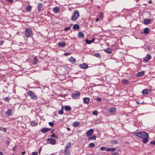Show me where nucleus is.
<instances>
[{"label": "nucleus", "mask_w": 155, "mask_h": 155, "mask_svg": "<svg viewBox=\"0 0 155 155\" xmlns=\"http://www.w3.org/2000/svg\"><path fill=\"white\" fill-rule=\"evenodd\" d=\"M134 135L143 139L142 141L145 143H147L148 141V134L144 132H140L135 133Z\"/></svg>", "instance_id": "nucleus-1"}, {"label": "nucleus", "mask_w": 155, "mask_h": 155, "mask_svg": "<svg viewBox=\"0 0 155 155\" xmlns=\"http://www.w3.org/2000/svg\"><path fill=\"white\" fill-rule=\"evenodd\" d=\"M32 31L31 28H26L25 29V35L26 37L29 38L32 35Z\"/></svg>", "instance_id": "nucleus-2"}, {"label": "nucleus", "mask_w": 155, "mask_h": 155, "mask_svg": "<svg viewBox=\"0 0 155 155\" xmlns=\"http://www.w3.org/2000/svg\"><path fill=\"white\" fill-rule=\"evenodd\" d=\"M79 17V12L78 10H76L74 12L73 15L71 17V20L73 21H75L78 19Z\"/></svg>", "instance_id": "nucleus-3"}, {"label": "nucleus", "mask_w": 155, "mask_h": 155, "mask_svg": "<svg viewBox=\"0 0 155 155\" xmlns=\"http://www.w3.org/2000/svg\"><path fill=\"white\" fill-rule=\"evenodd\" d=\"M27 94L32 99L36 100L38 99V97L35 94L31 91H28Z\"/></svg>", "instance_id": "nucleus-4"}, {"label": "nucleus", "mask_w": 155, "mask_h": 155, "mask_svg": "<svg viewBox=\"0 0 155 155\" xmlns=\"http://www.w3.org/2000/svg\"><path fill=\"white\" fill-rule=\"evenodd\" d=\"M80 94V92L78 91H76L72 93L71 96L74 99H77L79 98V96Z\"/></svg>", "instance_id": "nucleus-5"}, {"label": "nucleus", "mask_w": 155, "mask_h": 155, "mask_svg": "<svg viewBox=\"0 0 155 155\" xmlns=\"http://www.w3.org/2000/svg\"><path fill=\"white\" fill-rule=\"evenodd\" d=\"M47 141L52 145H54L56 143L55 140L54 139L49 138L47 139Z\"/></svg>", "instance_id": "nucleus-6"}, {"label": "nucleus", "mask_w": 155, "mask_h": 155, "mask_svg": "<svg viewBox=\"0 0 155 155\" xmlns=\"http://www.w3.org/2000/svg\"><path fill=\"white\" fill-rule=\"evenodd\" d=\"M151 56L150 54H147V56L145 57L143 59V61L146 62L148 61L151 58Z\"/></svg>", "instance_id": "nucleus-7"}, {"label": "nucleus", "mask_w": 155, "mask_h": 155, "mask_svg": "<svg viewBox=\"0 0 155 155\" xmlns=\"http://www.w3.org/2000/svg\"><path fill=\"white\" fill-rule=\"evenodd\" d=\"M13 111L12 109H9L5 112V113L8 116H11L12 115Z\"/></svg>", "instance_id": "nucleus-8"}, {"label": "nucleus", "mask_w": 155, "mask_h": 155, "mask_svg": "<svg viewBox=\"0 0 155 155\" xmlns=\"http://www.w3.org/2000/svg\"><path fill=\"white\" fill-rule=\"evenodd\" d=\"M80 68L83 69H86L88 68V65L85 63H83L79 65Z\"/></svg>", "instance_id": "nucleus-9"}, {"label": "nucleus", "mask_w": 155, "mask_h": 155, "mask_svg": "<svg viewBox=\"0 0 155 155\" xmlns=\"http://www.w3.org/2000/svg\"><path fill=\"white\" fill-rule=\"evenodd\" d=\"M151 21V19H145L143 21V24L145 25H148L150 23Z\"/></svg>", "instance_id": "nucleus-10"}, {"label": "nucleus", "mask_w": 155, "mask_h": 155, "mask_svg": "<svg viewBox=\"0 0 155 155\" xmlns=\"http://www.w3.org/2000/svg\"><path fill=\"white\" fill-rule=\"evenodd\" d=\"M93 132V130L92 129H91L88 130L86 133L87 136L89 137L91 135Z\"/></svg>", "instance_id": "nucleus-11"}, {"label": "nucleus", "mask_w": 155, "mask_h": 155, "mask_svg": "<svg viewBox=\"0 0 155 155\" xmlns=\"http://www.w3.org/2000/svg\"><path fill=\"white\" fill-rule=\"evenodd\" d=\"M108 111L110 114H113L116 112V110L115 108L111 107L109 108Z\"/></svg>", "instance_id": "nucleus-12"}, {"label": "nucleus", "mask_w": 155, "mask_h": 155, "mask_svg": "<svg viewBox=\"0 0 155 155\" xmlns=\"http://www.w3.org/2000/svg\"><path fill=\"white\" fill-rule=\"evenodd\" d=\"M150 91L148 89H145L142 91V94L143 95H145L147 94L150 93Z\"/></svg>", "instance_id": "nucleus-13"}, {"label": "nucleus", "mask_w": 155, "mask_h": 155, "mask_svg": "<svg viewBox=\"0 0 155 155\" xmlns=\"http://www.w3.org/2000/svg\"><path fill=\"white\" fill-rule=\"evenodd\" d=\"M38 60L37 58V57L35 56L34 59L32 61V64L33 65H36L38 64Z\"/></svg>", "instance_id": "nucleus-14"}, {"label": "nucleus", "mask_w": 155, "mask_h": 155, "mask_svg": "<svg viewBox=\"0 0 155 155\" xmlns=\"http://www.w3.org/2000/svg\"><path fill=\"white\" fill-rule=\"evenodd\" d=\"M50 130H51L50 129L48 128H46V127L43 128H42V129H41V131L42 133H45L49 131Z\"/></svg>", "instance_id": "nucleus-15"}, {"label": "nucleus", "mask_w": 155, "mask_h": 155, "mask_svg": "<svg viewBox=\"0 0 155 155\" xmlns=\"http://www.w3.org/2000/svg\"><path fill=\"white\" fill-rule=\"evenodd\" d=\"M90 99L88 97H85L83 99L84 103L88 104L89 102Z\"/></svg>", "instance_id": "nucleus-16"}, {"label": "nucleus", "mask_w": 155, "mask_h": 155, "mask_svg": "<svg viewBox=\"0 0 155 155\" xmlns=\"http://www.w3.org/2000/svg\"><path fill=\"white\" fill-rule=\"evenodd\" d=\"M58 46L60 47H64L66 45V43L65 42H59L58 43Z\"/></svg>", "instance_id": "nucleus-17"}, {"label": "nucleus", "mask_w": 155, "mask_h": 155, "mask_svg": "<svg viewBox=\"0 0 155 155\" xmlns=\"http://www.w3.org/2000/svg\"><path fill=\"white\" fill-rule=\"evenodd\" d=\"M63 107L65 109V110L66 111H70L71 109L70 107L67 105Z\"/></svg>", "instance_id": "nucleus-18"}, {"label": "nucleus", "mask_w": 155, "mask_h": 155, "mask_svg": "<svg viewBox=\"0 0 155 155\" xmlns=\"http://www.w3.org/2000/svg\"><path fill=\"white\" fill-rule=\"evenodd\" d=\"M116 149L114 148H106V151H114Z\"/></svg>", "instance_id": "nucleus-19"}, {"label": "nucleus", "mask_w": 155, "mask_h": 155, "mask_svg": "<svg viewBox=\"0 0 155 155\" xmlns=\"http://www.w3.org/2000/svg\"><path fill=\"white\" fill-rule=\"evenodd\" d=\"M94 41V38H93V39L91 40H89L87 39H86L85 40V41L86 43L88 44H90L92 42H93Z\"/></svg>", "instance_id": "nucleus-20"}, {"label": "nucleus", "mask_w": 155, "mask_h": 155, "mask_svg": "<svg viewBox=\"0 0 155 155\" xmlns=\"http://www.w3.org/2000/svg\"><path fill=\"white\" fill-rule=\"evenodd\" d=\"M144 71H142L140 72L137 74L136 76L137 77L143 76L144 74Z\"/></svg>", "instance_id": "nucleus-21"}, {"label": "nucleus", "mask_w": 155, "mask_h": 155, "mask_svg": "<svg viewBox=\"0 0 155 155\" xmlns=\"http://www.w3.org/2000/svg\"><path fill=\"white\" fill-rule=\"evenodd\" d=\"M69 61L72 63H74L76 62V59L74 58L71 57L69 59Z\"/></svg>", "instance_id": "nucleus-22"}, {"label": "nucleus", "mask_w": 155, "mask_h": 155, "mask_svg": "<svg viewBox=\"0 0 155 155\" xmlns=\"http://www.w3.org/2000/svg\"><path fill=\"white\" fill-rule=\"evenodd\" d=\"M79 125V122L78 121H76L74 122L73 123L72 126L74 127H76L78 126Z\"/></svg>", "instance_id": "nucleus-23"}, {"label": "nucleus", "mask_w": 155, "mask_h": 155, "mask_svg": "<svg viewBox=\"0 0 155 155\" xmlns=\"http://www.w3.org/2000/svg\"><path fill=\"white\" fill-rule=\"evenodd\" d=\"M31 6L28 5L26 8V10L27 12H30L31 11Z\"/></svg>", "instance_id": "nucleus-24"}, {"label": "nucleus", "mask_w": 155, "mask_h": 155, "mask_svg": "<svg viewBox=\"0 0 155 155\" xmlns=\"http://www.w3.org/2000/svg\"><path fill=\"white\" fill-rule=\"evenodd\" d=\"M71 144L70 143H68L65 147V149L66 150H68L69 148L71 147Z\"/></svg>", "instance_id": "nucleus-25"}, {"label": "nucleus", "mask_w": 155, "mask_h": 155, "mask_svg": "<svg viewBox=\"0 0 155 155\" xmlns=\"http://www.w3.org/2000/svg\"><path fill=\"white\" fill-rule=\"evenodd\" d=\"M42 6H43L42 4L40 3H38V11L39 12H40L41 11Z\"/></svg>", "instance_id": "nucleus-26"}, {"label": "nucleus", "mask_w": 155, "mask_h": 155, "mask_svg": "<svg viewBox=\"0 0 155 155\" xmlns=\"http://www.w3.org/2000/svg\"><path fill=\"white\" fill-rule=\"evenodd\" d=\"M149 29L148 28H144V31H143V33L145 34H147L149 33Z\"/></svg>", "instance_id": "nucleus-27"}, {"label": "nucleus", "mask_w": 155, "mask_h": 155, "mask_svg": "<svg viewBox=\"0 0 155 155\" xmlns=\"http://www.w3.org/2000/svg\"><path fill=\"white\" fill-rule=\"evenodd\" d=\"M64 154L65 155H69L70 154V150H69L64 149Z\"/></svg>", "instance_id": "nucleus-28"}, {"label": "nucleus", "mask_w": 155, "mask_h": 155, "mask_svg": "<svg viewBox=\"0 0 155 155\" xmlns=\"http://www.w3.org/2000/svg\"><path fill=\"white\" fill-rule=\"evenodd\" d=\"M53 11L55 13H58L59 12V9L58 7H55L54 8Z\"/></svg>", "instance_id": "nucleus-29"}, {"label": "nucleus", "mask_w": 155, "mask_h": 155, "mask_svg": "<svg viewBox=\"0 0 155 155\" xmlns=\"http://www.w3.org/2000/svg\"><path fill=\"white\" fill-rule=\"evenodd\" d=\"M79 28V26L78 24H75L73 26V28L74 29H78Z\"/></svg>", "instance_id": "nucleus-30"}, {"label": "nucleus", "mask_w": 155, "mask_h": 155, "mask_svg": "<svg viewBox=\"0 0 155 155\" xmlns=\"http://www.w3.org/2000/svg\"><path fill=\"white\" fill-rule=\"evenodd\" d=\"M78 37H80V38H82V37L84 38V35L83 32H79Z\"/></svg>", "instance_id": "nucleus-31"}, {"label": "nucleus", "mask_w": 155, "mask_h": 155, "mask_svg": "<svg viewBox=\"0 0 155 155\" xmlns=\"http://www.w3.org/2000/svg\"><path fill=\"white\" fill-rule=\"evenodd\" d=\"M122 83L124 84H127L129 83V81L127 80H123L122 81Z\"/></svg>", "instance_id": "nucleus-32"}, {"label": "nucleus", "mask_w": 155, "mask_h": 155, "mask_svg": "<svg viewBox=\"0 0 155 155\" xmlns=\"http://www.w3.org/2000/svg\"><path fill=\"white\" fill-rule=\"evenodd\" d=\"M104 51L105 52L108 54L110 53L111 52V51L109 48L105 49Z\"/></svg>", "instance_id": "nucleus-33"}, {"label": "nucleus", "mask_w": 155, "mask_h": 155, "mask_svg": "<svg viewBox=\"0 0 155 155\" xmlns=\"http://www.w3.org/2000/svg\"><path fill=\"white\" fill-rule=\"evenodd\" d=\"M95 147V144L93 143H91L89 145V147L90 148L94 147Z\"/></svg>", "instance_id": "nucleus-34"}, {"label": "nucleus", "mask_w": 155, "mask_h": 155, "mask_svg": "<svg viewBox=\"0 0 155 155\" xmlns=\"http://www.w3.org/2000/svg\"><path fill=\"white\" fill-rule=\"evenodd\" d=\"M58 114H63V107L62 108L61 110L58 111Z\"/></svg>", "instance_id": "nucleus-35"}, {"label": "nucleus", "mask_w": 155, "mask_h": 155, "mask_svg": "<svg viewBox=\"0 0 155 155\" xmlns=\"http://www.w3.org/2000/svg\"><path fill=\"white\" fill-rule=\"evenodd\" d=\"M31 124L32 126H35L37 125L38 123H35V122L34 121H32L31 122Z\"/></svg>", "instance_id": "nucleus-36"}, {"label": "nucleus", "mask_w": 155, "mask_h": 155, "mask_svg": "<svg viewBox=\"0 0 155 155\" xmlns=\"http://www.w3.org/2000/svg\"><path fill=\"white\" fill-rule=\"evenodd\" d=\"M51 137H54L58 139V137L57 136L55 135L54 134H52L51 135Z\"/></svg>", "instance_id": "nucleus-37"}, {"label": "nucleus", "mask_w": 155, "mask_h": 155, "mask_svg": "<svg viewBox=\"0 0 155 155\" xmlns=\"http://www.w3.org/2000/svg\"><path fill=\"white\" fill-rule=\"evenodd\" d=\"M88 139V140H91L94 139V140H96V137L94 136V137H91L89 138Z\"/></svg>", "instance_id": "nucleus-38"}, {"label": "nucleus", "mask_w": 155, "mask_h": 155, "mask_svg": "<svg viewBox=\"0 0 155 155\" xmlns=\"http://www.w3.org/2000/svg\"><path fill=\"white\" fill-rule=\"evenodd\" d=\"M117 143V141L116 140H114L111 141V143L112 144H116Z\"/></svg>", "instance_id": "nucleus-39"}, {"label": "nucleus", "mask_w": 155, "mask_h": 155, "mask_svg": "<svg viewBox=\"0 0 155 155\" xmlns=\"http://www.w3.org/2000/svg\"><path fill=\"white\" fill-rule=\"evenodd\" d=\"M4 100L5 101H9V98L8 97H5L4 99Z\"/></svg>", "instance_id": "nucleus-40"}, {"label": "nucleus", "mask_w": 155, "mask_h": 155, "mask_svg": "<svg viewBox=\"0 0 155 155\" xmlns=\"http://www.w3.org/2000/svg\"><path fill=\"white\" fill-rule=\"evenodd\" d=\"M49 125L51 127H53L54 125V124L52 122H49L48 123Z\"/></svg>", "instance_id": "nucleus-41"}, {"label": "nucleus", "mask_w": 155, "mask_h": 155, "mask_svg": "<svg viewBox=\"0 0 155 155\" xmlns=\"http://www.w3.org/2000/svg\"><path fill=\"white\" fill-rule=\"evenodd\" d=\"M95 99L99 102L101 101V98L98 97H97Z\"/></svg>", "instance_id": "nucleus-42"}, {"label": "nucleus", "mask_w": 155, "mask_h": 155, "mask_svg": "<svg viewBox=\"0 0 155 155\" xmlns=\"http://www.w3.org/2000/svg\"><path fill=\"white\" fill-rule=\"evenodd\" d=\"M106 148L105 147H101L100 150L102 151H103V150H105L106 151Z\"/></svg>", "instance_id": "nucleus-43"}, {"label": "nucleus", "mask_w": 155, "mask_h": 155, "mask_svg": "<svg viewBox=\"0 0 155 155\" xmlns=\"http://www.w3.org/2000/svg\"><path fill=\"white\" fill-rule=\"evenodd\" d=\"M92 114L94 115H97V111H94L92 113Z\"/></svg>", "instance_id": "nucleus-44"}, {"label": "nucleus", "mask_w": 155, "mask_h": 155, "mask_svg": "<svg viewBox=\"0 0 155 155\" xmlns=\"http://www.w3.org/2000/svg\"><path fill=\"white\" fill-rule=\"evenodd\" d=\"M94 56L96 57H99L100 56V55L99 53H95L94 54Z\"/></svg>", "instance_id": "nucleus-45"}, {"label": "nucleus", "mask_w": 155, "mask_h": 155, "mask_svg": "<svg viewBox=\"0 0 155 155\" xmlns=\"http://www.w3.org/2000/svg\"><path fill=\"white\" fill-rule=\"evenodd\" d=\"M6 143L8 145L10 144V142L9 140H6Z\"/></svg>", "instance_id": "nucleus-46"}, {"label": "nucleus", "mask_w": 155, "mask_h": 155, "mask_svg": "<svg viewBox=\"0 0 155 155\" xmlns=\"http://www.w3.org/2000/svg\"><path fill=\"white\" fill-rule=\"evenodd\" d=\"M150 143L152 145H155V141L153 140L151 141L150 142Z\"/></svg>", "instance_id": "nucleus-47"}, {"label": "nucleus", "mask_w": 155, "mask_h": 155, "mask_svg": "<svg viewBox=\"0 0 155 155\" xmlns=\"http://www.w3.org/2000/svg\"><path fill=\"white\" fill-rule=\"evenodd\" d=\"M38 154L37 152H33L32 153V155H38Z\"/></svg>", "instance_id": "nucleus-48"}, {"label": "nucleus", "mask_w": 155, "mask_h": 155, "mask_svg": "<svg viewBox=\"0 0 155 155\" xmlns=\"http://www.w3.org/2000/svg\"><path fill=\"white\" fill-rule=\"evenodd\" d=\"M70 29V27H66L64 28V30L65 31H67Z\"/></svg>", "instance_id": "nucleus-49"}, {"label": "nucleus", "mask_w": 155, "mask_h": 155, "mask_svg": "<svg viewBox=\"0 0 155 155\" xmlns=\"http://www.w3.org/2000/svg\"><path fill=\"white\" fill-rule=\"evenodd\" d=\"M70 54H71V53H65L64 54V55L65 56L69 55H70Z\"/></svg>", "instance_id": "nucleus-50"}, {"label": "nucleus", "mask_w": 155, "mask_h": 155, "mask_svg": "<svg viewBox=\"0 0 155 155\" xmlns=\"http://www.w3.org/2000/svg\"><path fill=\"white\" fill-rule=\"evenodd\" d=\"M4 43V41H0V45H2Z\"/></svg>", "instance_id": "nucleus-51"}, {"label": "nucleus", "mask_w": 155, "mask_h": 155, "mask_svg": "<svg viewBox=\"0 0 155 155\" xmlns=\"http://www.w3.org/2000/svg\"><path fill=\"white\" fill-rule=\"evenodd\" d=\"M99 17L101 18H102L103 17V14L102 13H101L99 15Z\"/></svg>", "instance_id": "nucleus-52"}, {"label": "nucleus", "mask_w": 155, "mask_h": 155, "mask_svg": "<svg viewBox=\"0 0 155 155\" xmlns=\"http://www.w3.org/2000/svg\"><path fill=\"white\" fill-rule=\"evenodd\" d=\"M2 130L4 132H5L6 131V130H7L6 128H3Z\"/></svg>", "instance_id": "nucleus-53"}, {"label": "nucleus", "mask_w": 155, "mask_h": 155, "mask_svg": "<svg viewBox=\"0 0 155 155\" xmlns=\"http://www.w3.org/2000/svg\"><path fill=\"white\" fill-rule=\"evenodd\" d=\"M9 2H13V0H6Z\"/></svg>", "instance_id": "nucleus-54"}, {"label": "nucleus", "mask_w": 155, "mask_h": 155, "mask_svg": "<svg viewBox=\"0 0 155 155\" xmlns=\"http://www.w3.org/2000/svg\"><path fill=\"white\" fill-rule=\"evenodd\" d=\"M99 20V19L98 18H97L95 20V21L96 22H97Z\"/></svg>", "instance_id": "nucleus-55"}, {"label": "nucleus", "mask_w": 155, "mask_h": 155, "mask_svg": "<svg viewBox=\"0 0 155 155\" xmlns=\"http://www.w3.org/2000/svg\"><path fill=\"white\" fill-rule=\"evenodd\" d=\"M25 153V151H23L22 152H21V154L22 155H24Z\"/></svg>", "instance_id": "nucleus-56"}, {"label": "nucleus", "mask_w": 155, "mask_h": 155, "mask_svg": "<svg viewBox=\"0 0 155 155\" xmlns=\"http://www.w3.org/2000/svg\"><path fill=\"white\" fill-rule=\"evenodd\" d=\"M67 129L68 131H70V129L69 127H67Z\"/></svg>", "instance_id": "nucleus-57"}, {"label": "nucleus", "mask_w": 155, "mask_h": 155, "mask_svg": "<svg viewBox=\"0 0 155 155\" xmlns=\"http://www.w3.org/2000/svg\"><path fill=\"white\" fill-rule=\"evenodd\" d=\"M3 155V153L1 152H0V155Z\"/></svg>", "instance_id": "nucleus-58"}, {"label": "nucleus", "mask_w": 155, "mask_h": 155, "mask_svg": "<svg viewBox=\"0 0 155 155\" xmlns=\"http://www.w3.org/2000/svg\"><path fill=\"white\" fill-rule=\"evenodd\" d=\"M148 2H149V3L151 4V3H152V1H148Z\"/></svg>", "instance_id": "nucleus-59"}, {"label": "nucleus", "mask_w": 155, "mask_h": 155, "mask_svg": "<svg viewBox=\"0 0 155 155\" xmlns=\"http://www.w3.org/2000/svg\"><path fill=\"white\" fill-rule=\"evenodd\" d=\"M3 128H2L1 127H0V130H2Z\"/></svg>", "instance_id": "nucleus-60"}, {"label": "nucleus", "mask_w": 155, "mask_h": 155, "mask_svg": "<svg viewBox=\"0 0 155 155\" xmlns=\"http://www.w3.org/2000/svg\"><path fill=\"white\" fill-rule=\"evenodd\" d=\"M98 121H97V120L96 121L95 123H96V124H97V123H98Z\"/></svg>", "instance_id": "nucleus-61"}, {"label": "nucleus", "mask_w": 155, "mask_h": 155, "mask_svg": "<svg viewBox=\"0 0 155 155\" xmlns=\"http://www.w3.org/2000/svg\"><path fill=\"white\" fill-rule=\"evenodd\" d=\"M100 8V7H99V6H98V9H99V8Z\"/></svg>", "instance_id": "nucleus-62"}, {"label": "nucleus", "mask_w": 155, "mask_h": 155, "mask_svg": "<svg viewBox=\"0 0 155 155\" xmlns=\"http://www.w3.org/2000/svg\"><path fill=\"white\" fill-rule=\"evenodd\" d=\"M86 155H93L92 154H90V155H88V154H86Z\"/></svg>", "instance_id": "nucleus-63"}]
</instances>
